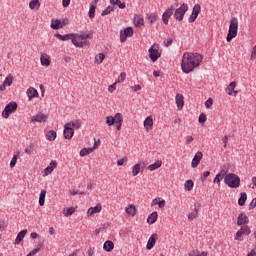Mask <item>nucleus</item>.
Returning a JSON list of instances; mask_svg holds the SVG:
<instances>
[{
    "mask_svg": "<svg viewBox=\"0 0 256 256\" xmlns=\"http://www.w3.org/2000/svg\"><path fill=\"white\" fill-rule=\"evenodd\" d=\"M203 63V55L199 53L186 52L182 57V71L183 73H191L195 67H199Z\"/></svg>",
    "mask_w": 256,
    "mask_h": 256,
    "instance_id": "f257e3e1",
    "label": "nucleus"
},
{
    "mask_svg": "<svg viewBox=\"0 0 256 256\" xmlns=\"http://www.w3.org/2000/svg\"><path fill=\"white\" fill-rule=\"evenodd\" d=\"M239 30V20L237 18H232L230 20L229 30L226 37L227 43H231L235 37H237V31Z\"/></svg>",
    "mask_w": 256,
    "mask_h": 256,
    "instance_id": "f03ea898",
    "label": "nucleus"
},
{
    "mask_svg": "<svg viewBox=\"0 0 256 256\" xmlns=\"http://www.w3.org/2000/svg\"><path fill=\"white\" fill-rule=\"evenodd\" d=\"M224 183L230 187V189H237L241 185V178L236 174L229 173L224 177Z\"/></svg>",
    "mask_w": 256,
    "mask_h": 256,
    "instance_id": "7ed1b4c3",
    "label": "nucleus"
},
{
    "mask_svg": "<svg viewBox=\"0 0 256 256\" xmlns=\"http://www.w3.org/2000/svg\"><path fill=\"white\" fill-rule=\"evenodd\" d=\"M89 37V34H73L72 43L75 47H85V45H87V39H89Z\"/></svg>",
    "mask_w": 256,
    "mask_h": 256,
    "instance_id": "20e7f679",
    "label": "nucleus"
},
{
    "mask_svg": "<svg viewBox=\"0 0 256 256\" xmlns=\"http://www.w3.org/2000/svg\"><path fill=\"white\" fill-rule=\"evenodd\" d=\"M17 102H10L8 103L4 110L2 111V117L4 119H9V116L11 115V113H15V111H17Z\"/></svg>",
    "mask_w": 256,
    "mask_h": 256,
    "instance_id": "39448f33",
    "label": "nucleus"
},
{
    "mask_svg": "<svg viewBox=\"0 0 256 256\" xmlns=\"http://www.w3.org/2000/svg\"><path fill=\"white\" fill-rule=\"evenodd\" d=\"M189 11V5L186 3L182 4L178 9L174 12V18L176 21H183V17H185V14Z\"/></svg>",
    "mask_w": 256,
    "mask_h": 256,
    "instance_id": "423d86ee",
    "label": "nucleus"
},
{
    "mask_svg": "<svg viewBox=\"0 0 256 256\" xmlns=\"http://www.w3.org/2000/svg\"><path fill=\"white\" fill-rule=\"evenodd\" d=\"M243 235H251V228L244 225L237 231L235 241H243Z\"/></svg>",
    "mask_w": 256,
    "mask_h": 256,
    "instance_id": "0eeeda50",
    "label": "nucleus"
},
{
    "mask_svg": "<svg viewBox=\"0 0 256 256\" xmlns=\"http://www.w3.org/2000/svg\"><path fill=\"white\" fill-rule=\"evenodd\" d=\"M148 53H149V57L153 63H155V61H157V59H159V57H161V52H159V47L156 45H152L149 48Z\"/></svg>",
    "mask_w": 256,
    "mask_h": 256,
    "instance_id": "6e6552de",
    "label": "nucleus"
},
{
    "mask_svg": "<svg viewBox=\"0 0 256 256\" xmlns=\"http://www.w3.org/2000/svg\"><path fill=\"white\" fill-rule=\"evenodd\" d=\"M200 13H201V5L195 4L194 7L192 8V13L190 17L188 18V23H195Z\"/></svg>",
    "mask_w": 256,
    "mask_h": 256,
    "instance_id": "1a4fd4ad",
    "label": "nucleus"
},
{
    "mask_svg": "<svg viewBox=\"0 0 256 256\" xmlns=\"http://www.w3.org/2000/svg\"><path fill=\"white\" fill-rule=\"evenodd\" d=\"M133 27H127L124 30L120 31V41L121 43H125L127 41V37H133Z\"/></svg>",
    "mask_w": 256,
    "mask_h": 256,
    "instance_id": "9d476101",
    "label": "nucleus"
},
{
    "mask_svg": "<svg viewBox=\"0 0 256 256\" xmlns=\"http://www.w3.org/2000/svg\"><path fill=\"white\" fill-rule=\"evenodd\" d=\"M47 119H48L47 115L39 112L36 115L31 117V122L32 123H45V122H47Z\"/></svg>",
    "mask_w": 256,
    "mask_h": 256,
    "instance_id": "9b49d317",
    "label": "nucleus"
},
{
    "mask_svg": "<svg viewBox=\"0 0 256 256\" xmlns=\"http://www.w3.org/2000/svg\"><path fill=\"white\" fill-rule=\"evenodd\" d=\"M158 239L159 235L157 233L152 234L151 237L148 239L146 249H148V251H151V249L155 247Z\"/></svg>",
    "mask_w": 256,
    "mask_h": 256,
    "instance_id": "f8f14e48",
    "label": "nucleus"
},
{
    "mask_svg": "<svg viewBox=\"0 0 256 256\" xmlns=\"http://www.w3.org/2000/svg\"><path fill=\"white\" fill-rule=\"evenodd\" d=\"M75 135V129L71 128L68 123L64 125V139H73Z\"/></svg>",
    "mask_w": 256,
    "mask_h": 256,
    "instance_id": "ddd939ff",
    "label": "nucleus"
},
{
    "mask_svg": "<svg viewBox=\"0 0 256 256\" xmlns=\"http://www.w3.org/2000/svg\"><path fill=\"white\" fill-rule=\"evenodd\" d=\"M201 159H203V152L198 151L191 162L192 169H195L199 166V163H201Z\"/></svg>",
    "mask_w": 256,
    "mask_h": 256,
    "instance_id": "4468645a",
    "label": "nucleus"
},
{
    "mask_svg": "<svg viewBox=\"0 0 256 256\" xmlns=\"http://www.w3.org/2000/svg\"><path fill=\"white\" fill-rule=\"evenodd\" d=\"M141 169H145V162H139L132 167V176L137 177L141 173Z\"/></svg>",
    "mask_w": 256,
    "mask_h": 256,
    "instance_id": "2eb2a0df",
    "label": "nucleus"
},
{
    "mask_svg": "<svg viewBox=\"0 0 256 256\" xmlns=\"http://www.w3.org/2000/svg\"><path fill=\"white\" fill-rule=\"evenodd\" d=\"M171 15H173V6L166 9L165 12L162 15V21H163L164 25L169 24V19H171Z\"/></svg>",
    "mask_w": 256,
    "mask_h": 256,
    "instance_id": "dca6fc26",
    "label": "nucleus"
},
{
    "mask_svg": "<svg viewBox=\"0 0 256 256\" xmlns=\"http://www.w3.org/2000/svg\"><path fill=\"white\" fill-rule=\"evenodd\" d=\"M176 105L178 111H181L183 109V106L185 105V97H183L182 94H176Z\"/></svg>",
    "mask_w": 256,
    "mask_h": 256,
    "instance_id": "f3484780",
    "label": "nucleus"
},
{
    "mask_svg": "<svg viewBox=\"0 0 256 256\" xmlns=\"http://www.w3.org/2000/svg\"><path fill=\"white\" fill-rule=\"evenodd\" d=\"M102 209L103 206H101V204H97L95 207H90L87 211V216L92 217V215H95V213H101Z\"/></svg>",
    "mask_w": 256,
    "mask_h": 256,
    "instance_id": "a211bd4d",
    "label": "nucleus"
},
{
    "mask_svg": "<svg viewBox=\"0 0 256 256\" xmlns=\"http://www.w3.org/2000/svg\"><path fill=\"white\" fill-rule=\"evenodd\" d=\"M247 223H249V217H247L245 213H240L238 215L237 225H247Z\"/></svg>",
    "mask_w": 256,
    "mask_h": 256,
    "instance_id": "6ab92c4d",
    "label": "nucleus"
},
{
    "mask_svg": "<svg viewBox=\"0 0 256 256\" xmlns=\"http://www.w3.org/2000/svg\"><path fill=\"white\" fill-rule=\"evenodd\" d=\"M114 125L116 126L117 131H121V127L123 125V114L116 113V120L114 122Z\"/></svg>",
    "mask_w": 256,
    "mask_h": 256,
    "instance_id": "aec40b11",
    "label": "nucleus"
},
{
    "mask_svg": "<svg viewBox=\"0 0 256 256\" xmlns=\"http://www.w3.org/2000/svg\"><path fill=\"white\" fill-rule=\"evenodd\" d=\"M40 61L43 67H49V65H51V57L47 54L41 55Z\"/></svg>",
    "mask_w": 256,
    "mask_h": 256,
    "instance_id": "412c9836",
    "label": "nucleus"
},
{
    "mask_svg": "<svg viewBox=\"0 0 256 256\" xmlns=\"http://www.w3.org/2000/svg\"><path fill=\"white\" fill-rule=\"evenodd\" d=\"M95 149H97V143H95L93 147L83 148L80 151V157H85V155H90V153H93V151H95Z\"/></svg>",
    "mask_w": 256,
    "mask_h": 256,
    "instance_id": "4be33fe9",
    "label": "nucleus"
},
{
    "mask_svg": "<svg viewBox=\"0 0 256 256\" xmlns=\"http://www.w3.org/2000/svg\"><path fill=\"white\" fill-rule=\"evenodd\" d=\"M27 96L29 101H31V99L35 98V97H39V92H37V89L30 87L27 91Z\"/></svg>",
    "mask_w": 256,
    "mask_h": 256,
    "instance_id": "5701e85b",
    "label": "nucleus"
},
{
    "mask_svg": "<svg viewBox=\"0 0 256 256\" xmlns=\"http://www.w3.org/2000/svg\"><path fill=\"white\" fill-rule=\"evenodd\" d=\"M154 205H158L159 209H165V200H161V198L157 197L151 203L152 207H154Z\"/></svg>",
    "mask_w": 256,
    "mask_h": 256,
    "instance_id": "b1692460",
    "label": "nucleus"
},
{
    "mask_svg": "<svg viewBox=\"0 0 256 256\" xmlns=\"http://www.w3.org/2000/svg\"><path fill=\"white\" fill-rule=\"evenodd\" d=\"M103 249L104 251H106L107 253H111L112 249H115V244L113 243V241L111 240H107L104 245H103Z\"/></svg>",
    "mask_w": 256,
    "mask_h": 256,
    "instance_id": "393cba45",
    "label": "nucleus"
},
{
    "mask_svg": "<svg viewBox=\"0 0 256 256\" xmlns=\"http://www.w3.org/2000/svg\"><path fill=\"white\" fill-rule=\"evenodd\" d=\"M25 235H27V229L21 230L15 239V244L19 245V243L25 239Z\"/></svg>",
    "mask_w": 256,
    "mask_h": 256,
    "instance_id": "a878e982",
    "label": "nucleus"
},
{
    "mask_svg": "<svg viewBox=\"0 0 256 256\" xmlns=\"http://www.w3.org/2000/svg\"><path fill=\"white\" fill-rule=\"evenodd\" d=\"M144 127H145L146 131H149V129L153 128V116H148L144 120Z\"/></svg>",
    "mask_w": 256,
    "mask_h": 256,
    "instance_id": "bb28decb",
    "label": "nucleus"
},
{
    "mask_svg": "<svg viewBox=\"0 0 256 256\" xmlns=\"http://www.w3.org/2000/svg\"><path fill=\"white\" fill-rule=\"evenodd\" d=\"M82 121L79 119L73 120L72 122H68L67 124L71 129H81Z\"/></svg>",
    "mask_w": 256,
    "mask_h": 256,
    "instance_id": "cd10ccee",
    "label": "nucleus"
},
{
    "mask_svg": "<svg viewBox=\"0 0 256 256\" xmlns=\"http://www.w3.org/2000/svg\"><path fill=\"white\" fill-rule=\"evenodd\" d=\"M158 217L159 214H157V212H152L147 218V223H149V225H153L157 222Z\"/></svg>",
    "mask_w": 256,
    "mask_h": 256,
    "instance_id": "c85d7f7f",
    "label": "nucleus"
},
{
    "mask_svg": "<svg viewBox=\"0 0 256 256\" xmlns=\"http://www.w3.org/2000/svg\"><path fill=\"white\" fill-rule=\"evenodd\" d=\"M54 37H56V39H59L60 41H69V39H73V34L61 35L59 33H56Z\"/></svg>",
    "mask_w": 256,
    "mask_h": 256,
    "instance_id": "c756f323",
    "label": "nucleus"
},
{
    "mask_svg": "<svg viewBox=\"0 0 256 256\" xmlns=\"http://www.w3.org/2000/svg\"><path fill=\"white\" fill-rule=\"evenodd\" d=\"M161 165H163V162L161 160H157L153 164H150L147 167V169H148V171H156V169H159V167H161Z\"/></svg>",
    "mask_w": 256,
    "mask_h": 256,
    "instance_id": "7c9ffc66",
    "label": "nucleus"
},
{
    "mask_svg": "<svg viewBox=\"0 0 256 256\" xmlns=\"http://www.w3.org/2000/svg\"><path fill=\"white\" fill-rule=\"evenodd\" d=\"M134 25L135 27H143V25H145V20L143 19L142 16H135Z\"/></svg>",
    "mask_w": 256,
    "mask_h": 256,
    "instance_id": "2f4dec72",
    "label": "nucleus"
},
{
    "mask_svg": "<svg viewBox=\"0 0 256 256\" xmlns=\"http://www.w3.org/2000/svg\"><path fill=\"white\" fill-rule=\"evenodd\" d=\"M235 87H237V82L233 81L231 82L225 89L226 93L228 95H233V92L235 91Z\"/></svg>",
    "mask_w": 256,
    "mask_h": 256,
    "instance_id": "473e14b6",
    "label": "nucleus"
},
{
    "mask_svg": "<svg viewBox=\"0 0 256 256\" xmlns=\"http://www.w3.org/2000/svg\"><path fill=\"white\" fill-rule=\"evenodd\" d=\"M40 7H41V2H39V0H32L29 3V8L34 11L39 10Z\"/></svg>",
    "mask_w": 256,
    "mask_h": 256,
    "instance_id": "72a5a7b5",
    "label": "nucleus"
},
{
    "mask_svg": "<svg viewBox=\"0 0 256 256\" xmlns=\"http://www.w3.org/2000/svg\"><path fill=\"white\" fill-rule=\"evenodd\" d=\"M126 213H127V215H130L131 217H135V215L137 213V208L135 207V205H129L126 208Z\"/></svg>",
    "mask_w": 256,
    "mask_h": 256,
    "instance_id": "f704fd0d",
    "label": "nucleus"
},
{
    "mask_svg": "<svg viewBox=\"0 0 256 256\" xmlns=\"http://www.w3.org/2000/svg\"><path fill=\"white\" fill-rule=\"evenodd\" d=\"M46 139L48 141H55V139H57V132L54 130L48 131L46 134Z\"/></svg>",
    "mask_w": 256,
    "mask_h": 256,
    "instance_id": "c9c22d12",
    "label": "nucleus"
},
{
    "mask_svg": "<svg viewBox=\"0 0 256 256\" xmlns=\"http://www.w3.org/2000/svg\"><path fill=\"white\" fill-rule=\"evenodd\" d=\"M62 213L64 217H71L75 213V207L64 208Z\"/></svg>",
    "mask_w": 256,
    "mask_h": 256,
    "instance_id": "e433bc0d",
    "label": "nucleus"
},
{
    "mask_svg": "<svg viewBox=\"0 0 256 256\" xmlns=\"http://www.w3.org/2000/svg\"><path fill=\"white\" fill-rule=\"evenodd\" d=\"M246 201H247V193L242 192L240 194V198L238 199V205L240 207H243L245 205Z\"/></svg>",
    "mask_w": 256,
    "mask_h": 256,
    "instance_id": "4c0bfd02",
    "label": "nucleus"
},
{
    "mask_svg": "<svg viewBox=\"0 0 256 256\" xmlns=\"http://www.w3.org/2000/svg\"><path fill=\"white\" fill-rule=\"evenodd\" d=\"M47 196V191L41 190L40 196H39V205L40 207H43L45 205V197Z\"/></svg>",
    "mask_w": 256,
    "mask_h": 256,
    "instance_id": "58836bf2",
    "label": "nucleus"
},
{
    "mask_svg": "<svg viewBox=\"0 0 256 256\" xmlns=\"http://www.w3.org/2000/svg\"><path fill=\"white\" fill-rule=\"evenodd\" d=\"M115 121H117V114L113 116H107L106 117V123L108 124V127H111V125H115Z\"/></svg>",
    "mask_w": 256,
    "mask_h": 256,
    "instance_id": "ea45409f",
    "label": "nucleus"
},
{
    "mask_svg": "<svg viewBox=\"0 0 256 256\" xmlns=\"http://www.w3.org/2000/svg\"><path fill=\"white\" fill-rule=\"evenodd\" d=\"M105 60V54L99 53L98 55L95 56V63L96 65H101L103 61Z\"/></svg>",
    "mask_w": 256,
    "mask_h": 256,
    "instance_id": "a19ab883",
    "label": "nucleus"
},
{
    "mask_svg": "<svg viewBox=\"0 0 256 256\" xmlns=\"http://www.w3.org/2000/svg\"><path fill=\"white\" fill-rule=\"evenodd\" d=\"M157 19H159V16H157V14L155 13H151L148 15V22L151 24L157 23Z\"/></svg>",
    "mask_w": 256,
    "mask_h": 256,
    "instance_id": "79ce46f5",
    "label": "nucleus"
},
{
    "mask_svg": "<svg viewBox=\"0 0 256 256\" xmlns=\"http://www.w3.org/2000/svg\"><path fill=\"white\" fill-rule=\"evenodd\" d=\"M193 186H194V183H193V180H187L184 184V189L186 191H192L193 190Z\"/></svg>",
    "mask_w": 256,
    "mask_h": 256,
    "instance_id": "37998d69",
    "label": "nucleus"
},
{
    "mask_svg": "<svg viewBox=\"0 0 256 256\" xmlns=\"http://www.w3.org/2000/svg\"><path fill=\"white\" fill-rule=\"evenodd\" d=\"M96 9H97V6H95V4H92L90 6V9H89V12H88V15H89L90 19H95V10Z\"/></svg>",
    "mask_w": 256,
    "mask_h": 256,
    "instance_id": "c03bdc74",
    "label": "nucleus"
},
{
    "mask_svg": "<svg viewBox=\"0 0 256 256\" xmlns=\"http://www.w3.org/2000/svg\"><path fill=\"white\" fill-rule=\"evenodd\" d=\"M51 29L57 30L61 28V20L56 19L54 22L51 23Z\"/></svg>",
    "mask_w": 256,
    "mask_h": 256,
    "instance_id": "a18cd8bd",
    "label": "nucleus"
},
{
    "mask_svg": "<svg viewBox=\"0 0 256 256\" xmlns=\"http://www.w3.org/2000/svg\"><path fill=\"white\" fill-rule=\"evenodd\" d=\"M3 84L6 86V87H11V85H13V76L9 75L5 78Z\"/></svg>",
    "mask_w": 256,
    "mask_h": 256,
    "instance_id": "49530a36",
    "label": "nucleus"
},
{
    "mask_svg": "<svg viewBox=\"0 0 256 256\" xmlns=\"http://www.w3.org/2000/svg\"><path fill=\"white\" fill-rule=\"evenodd\" d=\"M115 11V7L108 6L104 11H102L101 15L102 17H105V15H109L110 13H113Z\"/></svg>",
    "mask_w": 256,
    "mask_h": 256,
    "instance_id": "de8ad7c7",
    "label": "nucleus"
},
{
    "mask_svg": "<svg viewBox=\"0 0 256 256\" xmlns=\"http://www.w3.org/2000/svg\"><path fill=\"white\" fill-rule=\"evenodd\" d=\"M33 151H35V145L30 143L29 146L25 148V153H27V155H31L33 154Z\"/></svg>",
    "mask_w": 256,
    "mask_h": 256,
    "instance_id": "09e8293b",
    "label": "nucleus"
},
{
    "mask_svg": "<svg viewBox=\"0 0 256 256\" xmlns=\"http://www.w3.org/2000/svg\"><path fill=\"white\" fill-rule=\"evenodd\" d=\"M125 79H127V73L121 72L120 75L118 76V79L116 80V84L123 83V81H125Z\"/></svg>",
    "mask_w": 256,
    "mask_h": 256,
    "instance_id": "8fccbe9b",
    "label": "nucleus"
},
{
    "mask_svg": "<svg viewBox=\"0 0 256 256\" xmlns=\"http://www.w3.org/2000/svg\"><path fill=\"white\" fill-rule=\"evenodd\" d=\"M197 215H198V210L197 208H195L194 211L188 214L189 221H193V219H196Z\"/></svg>",
    "mask_w": 256,
    "mask_h": 256,
    "instance_id": "3c124183",
    "label": "nucleus"
},
{
    "mask_svg": "<svg viewBox=\"0 0 256 256\" xmlns=\"http://www.w3.org/2000/svg\"><path fill=\"white\" fill-rule=\"evenodd\" d=\"M17 159H19V153L15 154L10 162V167L11 169H13V167H15V165H17Z\"/></svg>",
    "mask_w": 256,
    "mask_h": 256,
    "instance_id": "603ef678",
    "label": "nucleus"
},
{
    "mask_svg": "<svg viewBox=\"0 0 256 256\" xmlns=\"http://www.w3.org/2000/svg\"><path fill=\"white\" fill-rule=\"evenodd\" d=\"M198 121L201 125H203V123H205V121H207V114L205 113H201L199 115Z\"/></svg>",
    "mask_w": 256,
    "mask_h": 256,
    "instance_id": "864d4df0",
    "label": "nucleus"
},
{
    "mask_svg": "<svg viewBox=\"0 0 256 256\" xmlns=\"http://www.w3.org/2000/svg\"><path fill=\"white\" fill-rule=\"evenodd\" d=\"M221 181H223V176L217 174L214 178L213 183H217L218 187L221 186Z\"/></svg>",
    "mask_w": 256,
    "mask_h": 256,
    "instance_id": "5fc2aeb1",
    "label": "nucleus"
},
{
    "mask_svg": "<svg viewBox=\"0 0 256 256\" xmlns=\"http://www.w3.org/2000/svg\"><path fill=\"white\" fill-rule=\"evenodd\" d=\"M227 171H229V168L227 166H224L218 175H221V177H225L227 175Z\"/></svg>",
    "mask_w": 256,
    "mask_h": 256,
    "instance_id": "6e6d98bb",
    "label": "nucleus"
},
{
    "mask_svg": "<svg viewBox=\"0 0 256 256\" xmlns=\"http://www.w3.org/2000/svg\"><path fill=\"white\" fill-rule=\"evenodd\" d=\"M212 106H213V98H209L205 102V107H206V109H211Z\"/></svg>",
    "mask_w": 256,
    "mask_h": 256,
    "instance_id": "4d7b16f0",
    "label": "nucleus"
},
{
    "mask_svg": "<svg viewBox=\"0 0 256 256\" xmlns=\"http://www.w3.org/2000/svg\"><path fill=\"white\" fill-rule=\"evenodd\" d=\"M209 175H211L210 171H205L201 174V181H205L207 179V177H209Z\"/></svg>",
    "mask_w": 256,
    "mask_h": 256,
    "instance_id": "13d9d810",
    "label": "nucleus"
},
{
    "mask_svg": "<svg viewBox=\"0 0 256 256\" xmlns=\"http://www.w3.org/2000/svg\"><path fill=\"white\" fill-rule=\"evenodd\" d=\"M164 47H170V45L173 44V39L172 38H167L166 40H164Z\"/></svg>",
    "mask_w": 256,
    "mask_h": 256,
    "instance_id": "bf43d9fd",
    "label": "nucleus"
},
{
    "mask_svg": "<svg viewBox=\"0 0 256 256\" xmlns=\"http://www.w3.org/2000/svg\"><path fill=\"white\" fill-rule=\"evenodd\" d=\"M53 167H51V166H48V167H46L45 169H44V173H45V175H51V173H53Z\"/></svg>",
    "mask_w": 256,
    "mask_h": 256,
    "instance_id": "052dcab7",
    "label": "nucleus"
},
{
    "mask_svg": "<svg viewBox=\"0 0 256 256\" xmlns=\"http://www.w3.org/2000/svg\"><path fill=\"white\" fill-rule=\"evenodd\" d=\"M222 143L224 144V148L227 149V143H229V136L225 135L222 138Z\"/></svg>",
    "mask_w": 256,
    "mask_h": 256,
    "instance_id": "680f3d73",
    "label": "nucleus"
},
{
    "mask_svg": "<svg viewBox=\"0 0 256 256\" xmlns=\"http://www.w3.org/2000/svg\"><path fill=\"white\" fill-rule=\"evenodd\" d=\"M115 5H117V7H119V9H125V3L123 2H121V0H116V4Z\"/></svg>",
    "mask_w": 256,
    "mask_h": 256,
    "instance_id": "e2e57ef3",
    "label": "nucleus"
},
{
    "mask_svg": "<svg viewBox=\"0 0 256 256\" xmlns=\"http://www.w3.org/2000/svg\"><path fill=\"white\" fill-rule=\"evenodd\" d=\"M116 85H117L116 82H114L112 85L108 86L109 93H113V91H115Z\"/></svg>",
    "mask_w": 256,
    "mask_h": 256,
    "instance_id": "0e129e2a",
    "label": "nucleus"
},
{
    "mask_svg": "<svg viewBox=\"0 0 256 256\" xmlns=\"http://www.w3.org/2000/svg\"><path fill=\"white\" fill-rule=\"evenodd\" d=\"M69 5H71V0H62V6L64 8L69 7Z\"/></svg>",
    "mask_w": 256,
    "mask_h": 256,
    "instance_id": "69168bd1",
    "label": "nucleus"
},
{
    "mask_svg": "<svg viewBox=\"0 0 256 256\" xmlns=\"http://www.w3.org/2000/svg\"><path fill=\"white\" fill-rule=\"evenodd\" d=\"M256 206V198H254L249 204V209H255Z\"/></svg>",
    "mask_w": 256,
    "mask_h": 256,
    "instance_id": "338daca9",
    "label": "nucleus"
},
{
    "mask_svg": "<svg viewBox=\"0 0 256 256\" xmlns=\"http://www.w3.org/2000/svg\"><path fill=\"white\" fill-rule=\"evenodd\" d=\"M256 57V45L253 47L252 53H251V60H253Z\"/></svg>",
    "mask_w": 256,
    "mask_h": 256,
    "instance_id": "774afa93",
    "label": "nucleus"
}]
</instances>
